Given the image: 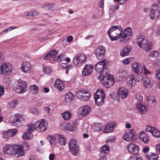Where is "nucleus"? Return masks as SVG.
<instances>
[{
	"instance_id": "obj_31",
	"label": "nucleus",
	"mask_w": 160,
	"mask_h": 160,
	"mask_svg": "<svg viewBox=\"0 0 160 160\" xmlns=\"http://www.w3.org/2000/svg\"><path fill=\"white\" fill-rule=\"evenodd\" d=\"M56 138L58 140L59 144L62 146H64L66 144V140L64 137L62 135L57 134L56 135Z\"/></svg>"
},
{
	"instance_id": "obj_5",
	"label": "nucleus",
	"mask_w": 160,
	"mask_h": 160,
	"mask_svg": "<svg viewBox=\"0 0 160 160\" xmlns=\"http://www.w3.org/2000/svg\"><path fill=\"white\" fill-rule=\"evenodd\" d=\"M87 61V57L85 54L79 53L76 54L73 60V63L76 66H82Z\"/></svg>"
},
{
	"instance_id": "obj_39",
	"label": "nucleus",
	"mask_w": 160,
	"mask_h": 160,
	"mask_svg": "<svg viewBox=\"0 0 160 160\" xmlns=\"http://www.w3.org/2000/svg\"><path fill=\"white\" fill-rule=\"evenodd\" d=\"M146 157L148 160H157L159 158L158 155L155 153H152L149 155H147Z\"/></svg>"
},
{
	"instance_id": "obj_33",
	"label": "nucleus",
	"mask_w": 160,
	"mask_h": 160,
	"mask_svg": "<svg viewBox=\"0 0 160 160\" xmlns=\"http://www.w3.org/2000/svg\"><path fill=\"white\" fill-rule=\"evenodd\" d=\"M127 82L128 84L130 85V87L134 85L133 83H135L136 81L135 79L134 76L133 74L129 75L127 78Z\"/></svg>"
},
{
	"instance_id": "obj_36",
	"label": "nucleus",
	"mask_w": 160,
	"mask_h": 160,
	"mask_svg": "<svg viewBox=\"0 0 160 160\" xmlns=\"http://www.w3.org/2000/svg\"><path fill=\"white\" fill-rule=\"evenodd\" d=\"M102 125L101 123H94L92 125V128L96 132L101 131L102 128Z\"/></svg>"
},
{
	"instance_id": "obj_15",
	"label": "nucleus",
	"mask_w": 160,
	"mask_h": 160,
	"mask_svg": "<svg viewBox=\"0 0 160 160\" xmlns=\"http://www.w3.org/2000/svg\"><path fill=\"white\" fill-rule=\"evenodd\" d=\"M105 52V48L103 46H100L96 49L95 54L98 59H101L103 58Z\"/></svg>"
},
{
	"instance_id": "obj_24",
	"label": "nucleus",
	"mask_w": 160,
	"mask_h": 160,
	"mask_svg": "<svg viewBox=\"0 0 160 160\" xmlns=\"http://www.w3.org/2000/svg\"><path fill=\"white\" fill-rule=\"evenodd\" d=\"M78 120L72 121L67 124V129L71 131H75L77 128V125Z\"/></svg>"
},
{
	"instance_id": "obj_16",
	"label": "nucleus",
	"mask_w": 160,
	"mask_h": 160,
	"mask_svg": "<svg viewBox=\"0 0 160 160\" xmlns=\"http://www.w3.org/2000/svg\"><path fill=\"white\" fill-rule=\"evenodd\" d=\"M93 66L92 65L86 64L82 71V74L84 76L91 75L93 71Z\"/></svg>"
},
{
	"instance_id": "obj_56",
	"label": "nucleus",
	"mask_w": 160,
	"mask_h": 160,
	"mask_svg": "<svg viewBox=\"0 0 160 160\" xmlns=\"http://www.w3.org/2000/svg\"><path fill=\"white\" fill-rule=\"evenodd\" d=\"M143 78V75L142 74H138L136 77V81L138 82H141Z\"/></svg>"
},
{
	"instance_id": "obj_40",
	"label": "nucleus",
	"mask_w": 160,
	"mask_h": 160,
	"mask_svg": "<svg viewBox=\"0 0 160 160\" xmlns=\"http://www.w3.org/2000/svg\"><path fill=\"white\" fill-rule=\"evenodd\" d=\"M85 90H78L76 93V96L77 98L80 99H83V97H82L84 93L85 92Z\"/></svg>"
},
{
	"instance_id": "obj_64",
	"label": "nucleus",
	"mask_w": 160,
	"mask_h": 160,
	"mask_svg": "<svg viewBox=\"0 0 160 160\" xmlns=\"http://www.w3.org/2000/svg\"><path fill=\"white\" fill-rule=\"evenodd\" d=\"M155 146L156 152L160 154V144H157Z\"/></svg>"
},
{
	"instance_id": "obj_3",
	"label": "nucleus",
	"mask_w": 160,
	"mask_h": 160,
	"mask_svg": "<svg viewBox=\"0 0 160 160\" xmlns=\"http://www.w3.org/2000/svg\"><path fill=\"white\" fill-rule=\"evenodd\" d=\"M137 44L139 47L144 49L146 51H149L152 48L151 43L148 42L146 38L144 36L139 37L137 40Z\"/></svg>"
},
{
	"instance_id": "obj_54",
	"label": "nucleus",
	"mask_w": 160,
	"mask_h": 160,
	"mask_svg": "<svg viewBox=\"0 0 160 160\" xmlns=\"http://www.w3.org/2000/svg\"><path fill=\"white\" fill-rule=\"evenodd\" d=\"M115 141V138L113 136H111L108 138L107 139L106 143L107 144H110L114 143Z\"/></svg>"
},
{
	"instance_id": "obj_19",
	"label": "nucleus",
	"mask_w": 160,
	"mask_h": 160,
	"mask_svg": "<svg viewBox=\"0 0 160 160\" xmlns=\"http://www.w3.org/2000/svg\"><path fill=\"white\" fill-rule=\"evenodd\" d=\"M143 83L144 87L148 89L151 88L153 86L154 84L152 79L148 77L147 76L144 78Z\"/></svg>"
},
{
	"instance_id": "obj_9",
	"label": "nucleus",
	"mask_w": 160,
	"mask_h": 160,
	"mask_svg": "<svg viewBox=\"0 0 160 160\" xmlns=\"http://www.w3.org/2000/svg\"><path fill=\"white\" fill-rule=\"evenodd\" d=\"M68 146L70 152L74 155H77L79 148L75 139H71L68 142Z\"/></svg>"
},
{
	"instance_id": "obj_43",
	"label": "nucleus",
	"mask_w": 160,
	"mask_h": 160,
	"mask_svg": "<svg viewBox=\"0 0 160 160\" xmlns=\"http://www.w3.org/2000/svg\"><path fill=\"white\" fill-rule=\"evenodd\" d=\"M35 122L33 124H28V128L27 129V131L28 132H31L33 131L35 129H36V126H35Z\"/></svg>"
},
{
	"instance_id": "obj_32",
	"label": "nucleus",
	"mask_w": 160,
	"mask_h": 160,
	"mask_svg": "<svg viewBox=\"0 0 160 160\" xmlns=\"http://www.w3.org/2000/svg\"><path fill=\"white\" fill-rule=\"evenodd\" d=\"M74 100L73 95L71 92H68L65 95V100L68 102L69 103L72 102Z\"/></svg>"
},
{
	"instance_id": "obj_38",
	"label": "nucleus",
	"mask_w": 160,
	"mask_h": 160,
	"mask_svg": "<svg viewBox=\"0 0 160 160\" xmlns=\"http://www.w3.org/2000/svg\"><path fill=\"white\" fill-rule=\"evenodd\" d=\"M48 139L52 145H55L56 144L57 138L55 136L49 135L47 137Z\"/></svg>"
},
{
	"instance_id": "obj_45",
	"label": "nucleus",
	"mask_w": 160,
	"mask_h": 160,
	"mask_svg": "<svg viewBox=\"0 0 160 160\" xmlns=\"http://www.w3.org/2000/svg\"><path fill=\"white\" fill-rule=\"evenodd\" d=\"M132 30L131 28H128L123 32H122V33L128 36L131 37L132 34Z\"/></svg>"
},
{
	"instance_id": "obj_4",
	"label": "nucleus",
	"mask_w": 160,
	"mask_h": 160,
	"mask_svg": "<svg viewBox=\"0 0 160 160\" xmlns=\"http://www.w3.org/2000/svg\"><path fill=\"white\" fill-rule=\"evenodd\" d=\"M102 83L107 88H109L113 86L115 82L113 77L112 75L109 74V72L105 73L104 76H102Z\"/></svg>"
},
{
	"instance_id": "obj_47",
	"label": "nucleus",
	"mask_w": 160,
	"mask_h": 160,
	"mask_svg": "<svg viewBox=\"0 0 160 160\" xmlns=\"http://www.w3.org/2000/svg\"><path fill=\"white\" fill-rule=\"evenodd\" d=\"M152 134L154 137H157L158 138L160 137V131L155 128Z\"/></svg>"
},
{
	"instance_id": "obj_55",
	"label": "nucleus",
	"mask_w": 160,
	"mask_h": 160,
	"mask_svg": "<svg viewBox=\"0 0 160 160\" xmlns=\"http://www.w3.org/2000/svg\"><path fill=\"white\" fill-rule=\"evenodd\" d=\"M135 98L137 101L138 102H141L143 100V97L140 94H138L135 95Z\"/></svg>"
},
{
	"instance_id": "obj_21",
	"label": "nucleus",
	"mask_w": 160,
	"mask_h": 160,
	"mask_svg": "<svg viewBox=\"0 0 160 160\" xmlns=\"http://www.w3.org/2000/svg\"><path fill=\"white\" fill-rule=\"evenodd\" d=\"M139 138L141 141L145 144H147L149 141L148 136L146 135L144 131H141L139 133Z\"/></svg>"
},
{
	"instance_id": "obj_10",
	"label": "nucleus",
	"mask_w": 160,
	"mask_h": 160,
	"mask_svg": "<svg viewBox=\"0 0 160 160\" xmlns=\"http://www.w3.org/2000/svg\"><path fill=\"white\" fill-rule=\"evenodd\" d=\"M160 14V8L156 4L153 5L149 13L150 18L155 20L157 19Z\"/></svg>"
},
{
	"instance_id": "obj_14",
	"label": "nucleus",
	"mask_w": 160,
	"mask_h": 160,
	"mask_svg": "<svg viewBox=\"0 0 160 160\" xmlns=\"http://www.w3.org/2000/svg\"><path fill=\"white\" fill-rule=\"evenodd\" d=\"M100 152L99 153V158H98L100 160H107L106 155L109 152V149L108 146L104 145L100 148Z\"/></svg>"
},
{
	"instance_id": "obj_48",
	"label": "nucleus",
	"mask_w": 160,
	"mask_h": 160,
	"mask_svg": "<svg viewBox=\"0 0 160 160\" xmlns=\"http://www.w3.org/2000/svg\"><path fill=\"white\" fill-rule=\"evenodd\" d=\"M94 97H105L104 91L102 90L97 91L94 94Z\"/></svg>"
},
{
	"instance_id": "obj_7",
	"label": "nucleus",
	"mask_w": 160,
	"mask_h": 160,
	"mask_svg": "<svg viewBox=\"0 0 160 160\" xmlns=\"http://www.w3.org/2000/svg\"><path fill=\"white\" fill-rule=\"evenodd\" d=\"M14 90L16 92L19 93H22L27 90V86L26 82L19 79L18 81L15 82Z\"/></svg>"
},
{
	"instance_id": "obj_28",
	"label": "nucleus",
	"mask_w": 160,
	"mask_h": 160,
	"mask_svg": "<svg viewBox=\"0 0 160 160\" xmlns=\"http://www.w3.org/2000/svg\"><path fill=\"white\" fill-rule=\"evenodd\" d=\"M137 108L138 110L142 114L145 113L147 112V107L141 103H139L137 104Z\"/></svg>"
},
{
	"instance_id": "obj_49",
	"label": "nucleus",
	"mask_w": 160,
	"mask_h": 160,
	"mask_svg": "<svg viewBox=\"0 0 160 160\" xmlns=\"http://www.w3.org/2000/svg\"><path fill=\"white\" fill-rule=\"evenodd\" d=\"M30 112L33 115H37L39 113V111L38 108H32L29 109Z\"/></svg>"
},
{
	"instance_id": "obj_27",
	"label": "nucleus",
	"mask_w": 160,
	"mask_h": 160,
	"mask_svg": "<svg viewBox=\"0 0 160 160\" xmlns=\"http://www.w3.org/2000/svg\"><path fill=\"white\" fill-rule=\"evenodd\" d=\"M132 67L133 71L136 73L141 72L143 71V68L139 63L135 62L132 64Z\"/></svg>"
},
{
	"instance_id": "obj_6",
	"label": "nucleus",
	"mask_w": 160,
	"mask_h": 160,
	"mask_svg": "<svg viewBox=\"0 0 160 160\" xmlns=\"http://www.w3.org/2000/svg\"><path fill=\"white\" fill-rule=\"evenodd\" d=\"M106 64L105 60H103L100 61L96 65L95 70L97 72H100V77H102V76H104L105 73L109 72V70L106 67Z\"/></svg>"
},
{
	"instance_id": "obj_37",
	"label": "nucleus",
	"mask_w": 160,
	"mask_h": 160,
	"mask_svg": "<svg viewBox=\"0 0 160 160\" xmlns=\"http://www.w3.org/2000/svg\"><path fill=\"white\" fill-rule=\"evenodd\" d=\"M61 115L63 119L64 120H68L70 119L72 116L71 113L68 111L62 113Z\"/></svg>"
},
{
	"instance_id": "obj_44",
	"label": "nucleus",
	"mask_w": 160,
	"mask_h": 160,
	"mask_svg": "<svg viewBox=\"0 0 160 160\" xmlns=\"http://www.w3.org/2000/svg\"><path fill=\"white\" fill-rule=\"evenodd\" d=\"M38 87L36 85H33L30 87V91L33 94H36L38 92Z\"/></svg>"
},
{
	"instance_id": "obj_22",
	"label": "nucleus",
	"mask_w": 160,
	"mask_h": 160,
	"mask_svg": "<svg viewBox=\"0 0 160 160\" xmlns=\"http://www.w3.org/2000/svg\"><path fill=\"white\" fill-rule=\"evenodd\" d=\"M22 71L26 73H29L31 72V64L28 62L25 61L22 65Z\"/></svg>"
},
{
	"instance_id": "obj_25",
	"label": "nucleus",
	"mask_w": 160,
	"mask_h": 160,
	"mask_svg": "<svg viewBox=\"0 0 160 160\" xmlns=\"http://www.w3.org/2000/svg\"><path fill=\"white\" fill-rule=\"evenodd\" d=\"M146 97L148 106L151 108L154 107L157 104L155 97L153 96H147Z\"/></svg>"
},
{
	"instance_id": "obj_53",
	"label": "nucleus",
	"mask_w": 160,
	"mask_h": 160,
	"mask_svg": "<svg viewBox=\"0 0 160 160\" xmlns=\"http://www.w3.org/2000/svg\"><path fill=\"white\" fill-rule=\"evenodd\" d=\"M127 75V73L126 71V70H122L120 71L118 76L120 77V78H122L126 77Z\"/></svg>"
},
{
	"instance_id": "obj_17",
	"label": "nucleus",
	"mask_w": 160,
	"mask_h": 160,
	"mask_svg": "<svg viewBox=\"0 0 160 160\" xmlns=\"http://www.w3.org/2000/svg\"><path fill=\"white\" fill-rule=\"evenodd\" d=\"M127 149L129 152L132 154H138L139 151L138 146L133 143L130 144L127 147Z\"/></svg>"
},
{
	"instance_id": "obj_12",
	"label": "nucleus",
	"mask_w": 160,
	"mask_h": 160,
	"mask_svg": "<svg viewBox=\"0 0 160 160\" xmlns=\"http://www.w3.org/2000/svg\"><path fill=\"white\" fill-rule=\"evenodd\" d=\"M12 69L11 65L9 63H4L0 67L1 72L2 75H8L10 74Z\"/></svg>"
},
{
	"instance_id": "obj_34",
	"label": "nucleus",
	"mask_w": 160,
	"mask_h": 160,
	"mask_svg": "<svg viewBox=\"0 0 160 160\" xmlns=\"http://www.w3.org/2000/svg\"><path fill=\"white\" fill-rule=\"evenodd\" d=\"M95 102L98 106L103 104L105 97H94Z\"/></svg>"
},
{
	"instance_id": "obj_2",
	"label": "nucleus",
	"mask_w": 160,
	"mask_h": 160,
	"mask_svg": "<svg viewBox=\"0 0 160 160\" xmlns=\"http://www.w3.org/2000/svg\"><path fill=\"white\" fill-rule=\"evenodd\" d=\"M123 29L120 26H114L109 28L107 33L110 39L112 41L118 39L120 36Z\"/></svg>"
},
{
	"instance_id": "obj_59",
	"label": "nucleus",
	"mask_w": 160,
	"mask_h": 160,
	"mask_svg": "<svg viewBox=\"0 0 160 160\" xmlns=\"http://www.w3.org/2000/svg\"><path fill=\"white\" fill-rule=\"evenodd\" d=\"M128 160H143L142 157L140 156L137 157L131 156Z\"/></svg>"
},
{
	"instance_id": "obj_46",
	"label": "nucleus",
	"mask_w": 160,
	"mask_h": 160,
	"mask_svg": "<svg viewBox=\"0 0 160 160\" xmlns=\"http://www.w3.org/2000/svg\"><path fill=\"white\" fill-rule=\"evenodd\" d=\"M20 146L21 149L24 152L23 149H26V150H28L29 148V145L28 143L27 142H24L22 144V145H18Z\"/></svg>"
},
{
	"instance_id": "obj_41",
	"label": "nucleus",
	"mask_w": 160,
	"mask_h": 160,
	"mask_svg": "<svg viewBox=\"0 0 160 160\" xmlns=\"http://www.w3.org/2000/svg\"><path fill=\"white\" fill-rule=\"evenodd\" d=\"M113 126L110 124L107 125L105 128L103 129L104 133H107L112 132L113 130Z\"/></svg>"
},
{
	"instance_id": "obj_52",
	"label": "nucleus",
	"mask_w": 160,
	"mask_h": 160,
	"mask_svg": "<svg viewBox=\"0 0 160 160\" xmlns=\"http://www.w3.org/2000/svg\"><path fill=\"white\" fill-rule=\"evenodd\" d=\"M32 138L30 132H25L24 135L22 136V138L24 139H31Z\"/></svg>"
},
{
	"instance_id": "obj_30",
	"label": "nucleus",
	"mask_w": 160,
	"mask_h": 160,
	"mask_svg": "<svg viewBox=\"0 0 160 160\" xmlns=\"http://www.w3.org/2000/svg\"><path fill=\"white\" fill-rule=\"evenodd\" d=\"M58 51L56 50H52L48 53L43 58L45 60H46L54 57L58 53Z\"/></svg>"
},
{
	"instance_id": "obj_20",
	"label": "nucleus",
	"mask_w": 160,
	"mask_h": 160,
	"mask_svg": "<svg viewBox=\"0 0 160 160\" xmlns=\"http://www.w3.org/2000/svg\"><path fill=\"white\" fill-rule=\"evenodd\" d=\"M17 130L15 129H9L3 132V136L4 138H8L14 136L16 134Z\"/></svg>"
},
{
	"instance_id": "obj_13",
	"label": "nucleus",
	"mask_w": 160,
	"mask_h": 160,
	"mask_svg": "<svg viewBox=\"0 0 160 160\" xmlns=\"http://www.w3.org/2000/svg\"><path fill=\"white\" fill-rule=\"evenodd\" d=\"M36 130L40 132H43L46 129L47 123L44 119L38 120L35 122Z\"/></svg>"
},
{
	"instance_id": "obj_62",
	"label": "nucleus",
	"mask_w": 160,
	"mask_h": 160,
	"mask_svg": "<svg viewBox=\"0 0 160 160\" xmlns=\"http://www.w3.org/2000/svg\"><path fill=\"white\" fill-rule=\"evenodd\" d=\"M156 78L158 79H160V69L157 70L156 72Z\"/></svg>"
},
{
	"instance_id": "obj_35",
	"label": "nucleus",
	"mask_w": 160,
	"mask_h": 160,
	"mask_svg": "<svg viewBox=\"0 0 160 160\" xmlns=\"http://www.w3.org/2000/svg\"><path fill=\"white\" fill-rule=\"evenodd\" d=\"M119 38H120V42H121L124 44L130 39V38L129 36L123 34L122 32L121 33L120 36Z\"/></svg>"
},
{
	"instance_id": "obj_58",
	"label": "nucleus",
	"mask_w": 160,
	"mask_h": 160,
	"mask_svg": "<svg viewBox=\"0 0 160 160\" xmlns=\"http://www.w3.org/2000/svg\"><path fill=\"white\" fill-rule=\"evenodd\" d=\"M43 71L46 74L50 75L52 72V70L48 68H44L43 69Z\"/></svg>"
},
{
	"instance_id": "obj_11",
	"label": "nucleus",
	"mask_w": 160,
	"mask_h": 160,
	"mask_svg": "<svg viewBox=\"0 0 160 160\" xmlns=\"http://www.w3.org/2000/svg\"><path fill=\"white\" fill-rule=\"evenodd\" d=\"M135 130L133 129L129 130L128 132L123 137V138L127 141L133 142L138 139L137 136L135 134Z\"/></svg>"
},
{
	"instance_id": "obj_60",
	"label": "nucleus",
	"mask_w": 160,
	"mask_h": 160,
	"mask_svg": "<svg viewBox=\"0 0 160 160\" xmlns=\"http://www.w3.org/2000/svg\"><path fill=\"white\" fill-rule=\"evenodd\" d=\"M115 9H110L109 11V14L110 17L113 16L115 15Z\"/></svg>"
},
{
	"instance_id": "obj_42",
	"label": "nucleus",
	"mask_w": 160,
	"mask_h": 160,
	"mask_svg": "<svg viewBox=\"0 0 160 160\" xmlns=\"http://www.w3.org/2000/svg\"><path fill=\"white\" fill-rule=\"evenodd\" d=\"M18 103V101L16 100H13L9 102L8 104V107L9 108H12L15 107Z\"/></svg>"
},
{
	"instance_id": "obj_63",
	"label": "nucleus",
	"mask_w": 160,
	"mask_h": 160,
	"mask_svg": "<svg viewBox=\"0 0 160 160\" xmlns=\"http://www.w3.org/2000/svg\"><path fill=\"white\" fill-rule=\"evenodd\" d=\"M70 65H69L67 63H62L61 64V67L64 68L66 69L67 68H68L69 67V66Z\"/></svg>"
},
{
	"instance_id": "obj_1",
	"label": "nucleus",
	"mask_w": 160,
	"mask_h": 160,
	"mask_svg": "<svg viewBox=\"0 0 160 160\" xmlns=\"http://www.w3.org/2000/svg\"><path fill=\"white\" fill-rule=\"evenodd\" d=\"M3 152L8 154L14 155L15 157L19 158L22 156L24 153L22 150L19 145L7 144L4 146Z\"/></svg>"
},
{
	"instance_id": "obj_8",
	"label": "nucleus",
	"mask_w": 160,
	"mask_h": 160,
	"mask_svg": "<svg viewBox=\"0 0 160 160\" xmlns=\"http://www.w3.org/2000/svg\"><path fill=\"white\" fill-rule=\"evenodd\" d=\"M24 121L22 116L18 114L12 115L10 118V121L12 124L15 126L19 127L22 125Z\"/></svg>"
},
{
	"instance_id": "obj_57",
	"label": "nucleus",
	"mask_w": 160,
	"mask_h": 160,
	"mask_svg": "<svg viewBox=\"0 0 160 160\" xmlns=\"http://www.w3.org/2000/svg\"><path fill=\"white\" fill-rule=\"evenodd\" d=\"M154 128H155L154 127H152L149 126H148L146 128L145 130L146 132H149L151 133H152Z\"/></svg>"
},
{
	"instance_id": "obj_18",
	"label": "nucleus",
	"mask_w": 160,
	"mask_h": 160,
	"mask_svg": "<svg viewBox=\"0 0 160 160\" xmlns=\"http://www.w3.org/2000/svg\"><path fill=\"white\" fill-rule=\"evenodd\" d=\"M118 93L120 98L125 99L127 97L128 91L125 88L121 87L118 89Z\"/></svg>"
},
{
	"instance_id": "obj_26",
	"label": "nucleus",
	"mask_w": 160,
	"mask_h": 160,
	"mask_svg": "<svg viewBox=\"0 0 160 160\" xmlns=\"http://www.w3.org/2000/svg\"><path fill=\"white\" fill-rule=\"evenodd\" d=\"M132 47L129 45H127L121 51L120 55L122 57L126 56L128 55L132 50Z\"/></svg>"
},
{
	"instance_id": "obj_50",
	"label": "nucleus",
	"mask_w": 160,
	"mask_h": 160,
	"mask_svg": "<svg viewBox=\"0 0 160 160\" xmlns=\"http://www.w3.org/2000/svg\"><path fill=\"white\" fill-rule=\"evenodd\" d=\"M159 54L158 52L157 51H154L151 52L149 54L150 57L155 58L157 57Z\"/></svg>"
},
{
	"instance_id": "obj_51",
	"label": "nucleus",
	"mask_w": 160,
	"mask_h": 160,
	"mask_svg": "<svg viewBox=\"0 0 160 160\" xmlns=\"http://www.w3.org/2000/svg\"><path fill=\"white\" fill-rule=\"evenodd\" d=\"M86 92L84 93V95L82 97H83V99H81L82 100H87L88 99L90 95V93L88 92V91L85 90Z\"/></svg>"
},
{
	"instance_id": "obj_61",
	"label": "nucleus",
	"mask_w": 160,
	"mask_h": 160,
	"mask_svg": "<svg viewBox=\"0 0 160 160\" xmlns=\"http://www.w3.org/2000/svg\"><path fill=\"white\" fill-rule=\"evenodd\" d=\"M153 66L155 68L160 66V60H158L155 61L153 63Z\"/></svg>"
},
{
	"instance_id": "obj_29",
	"label": "nucleus",
	"mask_w": 160,
	"mask_h": 160,
	"mask_svg": "<svg viewBox=\"0 0 160 160\" xmlns=\"http://www.w3.org/2000/svg\"><path fill=\"white\" fill-rule=\"evenodd\" d=\"M54 86L58 88L60 91L62 90L65 87L63 82L59 79H57L56 80Z\"/></svg>"
},
{
	"instance_id": "obj_23",
	"label": "nucleus",
	"mask_w": 160,
	"mask_h": 160,
	"mask_svg": "<svg viewBox=\"0 0 160 160\" xmlns=\"http://www.w3.org/2000/svg\"><path fill=\"white\" fill-rule=\"evenodd\" d=\"M90 110V107L87 106H84L80 108L79 109V112L80 115L84 117L89 113Z\"/></svg>"
}]
</instances>
